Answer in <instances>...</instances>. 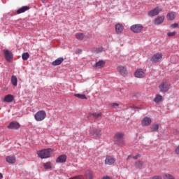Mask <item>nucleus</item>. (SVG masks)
<instances>
[{
  "mask_svg": "<svg viewBox=\"0 0 179 179\" xmlns=\"http://www.w3.org/2000/svg\"><path fill=\"white\" fill-rule=\"evenodd\" d=\"M162 10H163V8H162L161 6H157V8L151 10L148 13V16H150V17H153V16H157V15H159V13L162 12Z\"/></svg>",
  "mask_w": 179,
  "mask_h": 179,
  "instance_id": "obj_7",
  "label": "nucleus"
},
{
  "mask_svg": "<svg viewBox=\"0 0 179 179\" xmlns=\"http://www.w3.org/2000/svg\"><path fill=\"white\" fill-rule=\"evenodd\" d=\"M164 179H175L173 176L170 175V174H164L163 176Z\"/></svg>",
  "mask_w": 179,
  "mask_h": 179,
  "instance_id": "obj_34",
  "label": "nucleus"
},
{
  "mask_svg": "<svg viewBox=\"0 0 179 179\" xmlns=\"http://www.w3.org/2000/svg\"><path fill=\"white\" fill-rule=\"evenodd\" d=\"M52 149L48 148L38 151L37 155L41 159H48V157H50L51 155H52Z\"/></svg>",
  "mask_w": 179,
  "mask_h": 179,
  "instance_id": "obj_1",
  "label": "nucleus"
},
{
  "mask_svg": "<svg viewBox=\"0 0 179 179\" xmlns=\"http://www.w3.org/2000/svg\"><path fill=\"white\" fill-rule=\"evenodd\" d=\"M88 179H93V173L92 172H89L87 176Z\"/></svg>",
  "mask_w": 179,
  "mask_h": 179,
  "instance_id": "obj_39",
  "label": "nucleus"
},
{
  "mask_svg": "<svg viewBox=\"0 0 179 179\" xmlns=\"http://www.w3.org/2000/svg\"><path fill=\"white\" fill-rule=\"evenodd\" d=\"M30 57V55H29V52H25L22 55V58L24 61H27Z\"/></svg>",
  "mask_w": 179,
  "mask_h": 179,
  "instance_id": "obj_33",
  "label": "nucleus"
},
{
  "mask_svg": "<svg viewBox=\"0 0 179 179\" xmlns=\"http://www.w3.org/2000/svg\"><path fill=\"white\" fill-rule=\"evenodd\" d=\"M135 167L136 169H142L143 167V162L142 161H137L135 163Z\"/></svg>",
  "mask_w": 179,
  "mask_h": 179,
  "instance_id": "obj_29",
  "label": "nucleus"
},
{
  "mask_svg": "<svg viewBox=\"0 0 179 179\" xmlns=\"http://www.w3.org/2000/svg\"><path fill=\"white\" fill-rule=\"evenodd\" d=\"M92 52H96V54H99V52H103V48L100 47L98 48H93L92 49Z\"/></svg>",
  "mask_w": 179,
  "mask_h": 179,
  "instance_id": "obj_32",
  "label": "nucleus"
},
{
  "mask_svg": "<svg viewBox=\"0 0 179 179\" xmlns=\"http://www.w3.org/2000/svg\"><path fill=\"white\" fill-rule=\"evenodd\" d=\"M74 96H75V97H77L78 99H80L81 100H85V99H87L86 97V95H85V94H75Z\"/></svg>",
  "mask_w": 179,
  "mask_h": 179,
  "instance_id": "obj_30",
  "label": "nucleus"
},
{
  "mask_svg": "<svg viewBox=\"0 0 179 179\" xmlns=\"http://www.w3.org/2000/svg\"><path fill=\"white\" fill-rule=\"evenodd\" d=\"M115 163V159L114 157L108 155L105 159V164L107 166H113Z\"/></svg>",
  "mask_w": 179,
  "mask_h": 179,
  "instance_id": "obj_11",
  "label": "nucleus"
},
{
  "mask_svg": "<svg viewBox=\"0 0 179 179\" xmlns=\"http://www.w3.org/2000/svg\"><path fill=\"white\" fill-rule=\"evenodd\" d=\"M7 128L8 129L17 130V129H19V128H20V124H19V122L16 121H13L9 123Z\"/></svg>",
  "mask_w": 179,
  "mask_h": 179,
  "instance_id": "obj_9",
  "label": "nucleus"
},
{
  "mask_svg": "<svg viewBox=\"0 0 179 179\" xmlns=\"http://www.w3.org/2000/svg\"><path fill=\"white\" fill-rule=\"evenodd\" d=\"M90 134L94 138H100L101 136V130L96 128H91L89 130Z\"/></svg>",
  "mask_w": 179,
  "mask_h": 179,
  "instance_id": "obj_6",
  "label": "nucleus"
},
{
  "mask_svg": "<svg viewBox=\"0 0 179 179\" xmlns=\"http://www.w3.org/2000/svg\"><path fill=\"white\" fill-rule=\"evenodd\" d=\"M151 179H163V178L160 176H153Z\"/></svg>",
  "mask_w": 179,
  "mask_h": 179,
  "instance_id": "obj_41",
  "label": "nucleus"
},
{
  "mask_svg": "<svg viewBox=\"0 0 179 179\" xmlns=\"http://www.w3.org/2000/svg\"><path fill=\"white\" fill-rule=\"evenodd\" d=\"M118 106H120V105L117 103H111V106L113 107L114 108H117L118 107Z\"/></svg>",
  "mask_w": 179,
  "mask_h": 179,
  "instance_id": "obj_40",
  "label": "nucleus"
},
{
  "mask_svg": "<svg viewBox=\"0 0 179 179\" xmlns=\"http://www.w3.org/2000/svg\"><path fill=\"white\" fill-rule=\"evenodd\" d=\"M4 101L6 103H12L13 101V95L8 94L4 97Z\"/></svg>",
  "mask_w": 179,
  "mask_h": 179,
  "instance_id": "obj_22",
  "label": "nucleus"
},
{
  "mask_svg": "<svg viewBox=\"0 0 179 179\" xmlns=\"http://www.w3.org/2000/svg\"><path fill=\"white\" fill-rule=\"evenodd\" d=\"M76 38H77V40H80V41L83 40V38H85V34H83V33L76 34Z\"/></svg>",
  "mask_w": 179,
  "mask_h": 179,
  "instance_id": "obj_25",
  "label": "nucleus"
},
{
  "mask_svg": "<svg viewBox=\"0 0 179 179\" xmlns=\"http://www.w3.org/2000/svg\"><path fill=\"white\" fill-rule=\"evenodd\" d=\"M163 59V54H162V52H158L155 54L152 58H151V62H160V61H162V59Z\"/></svg>",
  "mask_w": 179,
  "mask_h": 179,
  "instance_id": "obj_8",
  "label": "nucleus"
},
{
  "mask_svg": "<svg viewBox=\"0 0 179 179\" xmlns=\"http://www.w3.org/2000/svg\"><path fill=\"white\" fill-rule=\"evenodd\" d=\"M152 124V119L148 117H145L141 121V125L143 127H149Z\"/></svg>",
  "mask_w": 179,
  "mask_h": 179,
  "instance_id": "obj_12",
  "label": "nucleus"
},
{
  "mask_svg": "<svg viewBox=\"0 0 179 179\" xmlns=\"http://www.w3.org/2000/svg\"><path fill=\"white\" fill-rule=\"evenodd\" d=\"M6 162H7V163L13 164V163H16V158L13 155H10L6 157Z\"/></svg>",
  "mask_w": 179,
  "mask_h": 179,
  "instance_id": "obj_19",
  "label": "nucleus"
},
{
  "mask_svg": "<svg viewBox=\"0 0 179 179\" xmlns=\"http://www.w3.org/2000/svg\"><path fill=\"white\" fill-rule=\"evenodd\" d=\"M63 62H64V58L63 57H59L56 60H55L52 62V65L53 66H57L58 65H61Z\"/></svg>",
  "mask_w": 179,
  "mask_h": 179,
  "instance_id": "obj_17",
  "label": "nucleus"
},
{
  "mask_svg": "<svg viewBox=\"0 0 179 179\" xmlns=\"http://www.w3.org/2000/svg\"><path fill=\"white\" fill-rule=\"evenodd\" d=\"M2 178H3V175H2L1 173H0V179H2Z\"/></svg>",
  "mask_w": 179,
  "mask_h": 179,
  "instance_id": "obj_42",
  "label": "nucleus"
},
{
  "mask_svg": "<svg viewBox=\"0 0 179 179\" xmlns=\"http://www.w3.org/2000/svg\"><path fill=\"white\" fill-rule=\"evenodd\" d=\"M45 117H47V113L44 110H39L34 115L36 121H43L45 119Z\"/></svg>",
  "mask_w": 179,
  "mask_h": 179,
  "instance_id": "obj_5",
  "label": "nucleus"
},
{
  "mask_svg": "<svg viewBox=\"0 0 179 179\" xmlns=\"http://www.w3.org/2000/svg\"><path fill=\"white\" fill-rule=\"evenodd\" d=\"M117 71L122 76H127V75H128V71H127V67L125 66H119L117 67Z\"/></svg>",
  "mask_w": 179,
  "mask_h": 179,
  "instance_id": "obj_14",
  "label": "nucleus"
},
{
  "mask_svg": "<svg viewBox=\"0 0 179 179\" xmlns=\"http://www.w3.org/2000/svg\"><path fill=\"white\" fill-rule=\"evenodd\" d=\"M41 2H43V3H45V0H41Z\"/></svg>",
  "mask_w": 179,
  "mask_h": 179,
  "instance_id": "obj_43",
  "label": "nucleus"
},
{
  "mask_svg": "<svg viewBox=\"0 0 179 179\" xmlns=\"http://www.w3.org/2000/svg\"><path fill=\"white\" fill-rule=\"evenodd\" d=\"M69 179H83V176H78L70 178Z\"/></svg>",
  "mask_w": 179,
  "mask_h": 179,
  "instance_id": "obj_38",
  "label": "nucleus"
},
{
  "mask_svg": "<svg viewBox=\"0 0 179 179\" xmlns=\"http://www.w3.org/2000/svg\"><path fill=\"white\" fill-rule=\"evenodd\" d=\"M92 116L94 118H100V117H101V113H94Z\"/></svg>",
  "mask_w": 179,
  "mask_h": 179,
  "instance_id": "obj_35",
  "label": "nucleus"
},
{
  "mask_svg": "<svg viewBox=\"0 0 179 179\" xmlns=\"http://www.w3.org/2000/svg\"><path fill=\"white\" fill-rule=\"evenodd\" d=\"M150 128H151L152 132H156L159 129V124L157 123L153 124Z\"/></svg>",
  "mask_w": 179,
  "mask_h": 179,
  "instance_id": "obj_26",
  "label": "nucleus"
},
{
  "mask_svg": "<svg viewBox=\"0 0 179 179\" xmlns=\"http://www.w3.org/2000/svg\"><path fill=\"white\" fill-rule=\"evenodd\" d=\"M139 157H141V154H137L136 155H129L127 160H130L131 159L136 160V159H139Z\"/></svg>",
  "mask_w": 179,
  "mask_h": 179,
  "instance_id": "obj_27",
  "label": "nucleus"
},
{
  "mask_svg": "<svg viewBox=\"0 0 179 179\" xmlns=\"http://www.w3.org/2000/svg\"><path fill=\"white\" fill-rule=\"evenodd\" d=\"M29 9H30L29 6H22V8L17 10V15H20V13H24V12H26V10H29Z\"/></svg>",
  "mask_w": 179,
  "mask_h": 179,
  "instance_id": "obj_21",
  "label": "nucleus"
},
{
  "mask_svg": "<svg viewBox=\"0 0 179 179\" xmlns=\"http://www.w3.org/2000/svg\"><path fill=\"white\" fill-rule=\"evenodd\" d=\"M166 17L168 20H174L176 19V13L174 12H171L167 14Z\"/></svg>",
  "mask_w": 179,
  "mask_h": 179,
  "instance_id": "obj_23",
  "label": "nucleus"
},
{
  "mask_svg": "<svg viewBox=\"0 0 179 179\" xmlns=\"http://www.w3.org/2000/svg\"><path fill=\"white\" fill-rule=\"evenodd\" d=\"M4 57L6 58V60L8 62H12V58H13V55H12V52L8 50H4Z\"/></svg>",
  "mask_w": 179,
  "mask_h": 179,
  "instance_id": "obj_10",
  "label": "nucleus"
},
{
  "mask_svg": "<svg viewBox=\"0 0 179 179\" xmlns=\"http://www.w3.org/2000/svg\"><path fill=\"white\" fill-rule=\"evenodd\" d=\"M43 167L45 170H50V169H52V166H51V162H48L43 163Z\"/></svg>",
  "mask_w": 179,
  "mask_h": 179,
  "instance_id": "obj_28",
  "label": "nucleus"
},
{
  "mask_svg": "<svg viewBox=\"0 0 179 179\" xmlns=\"http://www.w3.org/2000/svg\"><path fill=\"white\" fill-rule=\"evenodd\" d=\"M171 88V85L167 80H163L159 86V89L162 93H166V92H169Z\"/></svg>",
  "mask_w": 179,
  "mask_h": 179,
  "instance_id": "obj_3",
  "label": "nucleus"
},
{
  "mask_svg": "<svg viewBox=\"0 0 179 179\" xmlns=\"http://www.w3.org/2000/svg\"><path fill=\"white\" fill-rule=\"evenodd\" d=\"M134 76L136 78H145V71H143V70L141 69H138L134 73Z\"/></svg>",
  "mask_w": 179,
  "mask_h": 179,
  "instance_id": "obj_13",
  "label": "nucleus"
},
{
  "mask_svg": "<svg viewBox=\"0 0 179 179\" xmlns=\"http://www.w3.org/2000/svg\"><path fill=\"white\" fill-rule=\"evenodd\" d=\"M130 29L133 33H141L143 31V25L142 24H136L131 26Z\"/></svg>",
  "mask_w": 179,
  "mask_h": 179,
  "instance_id": "obj_4",
  "label": "nucleus"
},
{
  "mask_svg": "<svg viewBox=\"0 0 179 179\" xmlns=\"http://www.w3.org/2000/svg\"><path fill=\"white\" fill-rule=\"evenodd\" d=\"M177 34L176 31H173V32H169L167 34L168 37H174Z\"/></svg>",
  "mask_w": 179,
  "mask_h": 179,
  "instance_id": "obj_36",
  "label": "nucleus"
},
{
  "mask_svg": "<svg viewBox=\"0 0 179 179\" xmlns=\"http://www.w3.org/2000/svg\"><path fill=\"white\" fill-rule=\"evenodd\" d=\"M104 65H106V62L104 60H100L94 65V67L100 69V68H104Z\"/></svg>",
  "mask_w": 179,
  "mask_h": 179,
  "instance_id": "obj_18",
  "label": "nucleus"
},
{
  "mask_svg": "<svg viewBox=\"0 0 179 179\" xmlns=\"http://www.w3.org/2000/svg\"><path fill=\"white\" fill-rule=\"evenodd\" d=\"M131 108H135V106L134 105L131 106Z\"/></svg>",
  "mask_w": 179,
  "mask_h": 179,
  "instance_id": "obj_44",
  "label": "nucleus"
},
{
  "mask_svg": "<svg viewBox=\"0 0 179 179\" xmlns=\"http://www.w3.org/2000/svg\"><path fill=\"white\" fill-rule=\"evenodd\" d=\"M115 31L117 34H121L124 31V26L121 24H117L115 25Z\"/></svg>",
  "mask_w": 179,
  "mask_h": 179,
  "instance_id": "obj_16",
  "label": "nucleus"
},
{
  "mask_svg": "<svg viewBox=\"0 0 179 179\" xmlns=\"http://www.w3.org/2000/svg\"><path fill=\"white\" fill-rule=\"evenodd\" d=\"M66 162V155H62L56 159V163H65Z\"/></svg>",
  "mask_w": 179,
  "mask_h": 179,
  "instance_id": "obj_20",
  "label": "nucleus"
},
{
  "mask_svg": "<svg viewBox=\"0 0 179 179\" xmlns=\"http://www.w3.org/2000/svg\"><path fill=\"white\" fill-rule=\"evenodd\" d=\"M163 22H164V15L158 16L155 20L154 24H156V25L162 24V23H163Z\"/></svg>",
  "mask_w": 179,
  "mask_h": 179,
  "instance_id": "obj_15",
  "label": "nucleus"
},
{
  "mask_svg": "<svg viewBox=\"0 0 179 179\" xmlns=\"http://www.w3.org/2000/svg\"><path fill=\"white\" fill-rule=\"evenodd\" d=\"M178 27V24L174 23L171 24V29H177Z\"/></svg>",
  "mask_w": 179,
  "mask_h": 179,
  "instance_id": "obj_37",
  "label": "nucleus"
},
{
  "mask_svg": "<svg viewBox=\"0 0 179 179\" xmlns=\"http://www.w3.org/2000/svg\"><path fill=\"white\" fill-rule=\"evenodd\" d=\"M11 83L13 86H15V87L17 86V78L16 77V76H12Z\"/></svg>",
  "mask_w": 179,
  "mask_h": 179,
  "instance_id": "obj_24",
  "label": "nucleus"
},
{
  "mask_svg": "<svg viewBox=\"0 0 179 179\" xmlns=\"http://www.w3.org/2000/svg\"><path fill=\"white\" fill-rule=\"evenodd\" d=\"M162 100H163V96H162V95H160V94H158L155 98L154 101L155 103H160V101H162Z\"/></svg>",
  "mask_w": 179,
  "mask_h": 179,
  "instance_id": "obj_31",
  "label": "nucleus"
},
{
  "mask_svg": "<svg viewBox=\"0 0 179 179\" xmlns=\"http://www.w3.org/2000/svg\"><path fill=\"white\" fill-rule=\"evenodd\" d=\"M114 142L118 146H125V138H124V134L117 133L115 135Z\"/></svg>",
  "mask_w": 179,
  "mask_h": 179,
  "instance_id": "obj_2",
  "label": "nucleus"
}]
</instances>
